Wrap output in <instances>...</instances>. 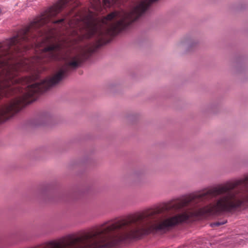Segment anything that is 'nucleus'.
<instances>
[{
	"label": "nucleus",
	"mask_w": 248,
	"mask_h": 248,
	"mask_svg": "<svg viewBox=\"0 0 248 248\" xmlns=\"http://www.w3.org/2000/svg\"><path fill=\"white\" fill-rule=\"evenodd\" d=\"M1 10L0 9V13H1Z\"/></svg>",
	"instance_id": "obj_5"
},
{
	"label": "nucleus",
	"mask_w": 248,
	"mask_h": 248,
	"mask_svg": "<svg viewBox=\"0 0 248 248\" xmlns=\"http://www.w3.org/2000/svg\"><path fill=\"white\" fill-rule=\"evenodd\" d=\"M55 33H56V32H54V31H52V30H51V31H50V32L49 33V34L47 35L46 37L47 38H48L49 37H53L55 35Z\"/></svg>",
	"instance_id": "obj_3"
},
{
	"label": "nucleus",
	"mask_w": 248,
	"mask_h": 248,
	"mask_svg": "<svg viewBox=\"0 0 248 248\" xmlns=\"http://www.w3.org/2000/svg\"><path fill=\"white\" fill-rule=\"evenodd\" d=\"M191 201H192V199H190V198L185 199L183 202H180L177 203L173 205V208L176 209L180 208L186 205L187 204H188L189 202H190Z\"/></svg>",
	"instance_id": "obj_2"
},
{
	"label": "nucleus",
	"mask_w": 248,
	"mask_h": 248,
	"mask_svg": "<svg viewBox=\"0 0 248 248\" xmlns=\"http://www.w3.org/2000/svg\"><path fill=\"white\" fill-rule=\"evenodd\" d=\"M193 46L194 43L189 40L182 41L178 45L180 48H184L186 51L190 50Z\"/></svg>",
	"instance_id": "obj_1"
},
{
	"label": "nucleus",
	"mask_w": 248,
	"mask_h": 248,
	"mask_svg": "<svg viewBox=\"0 0 248 248\" xmlns=\"http://www.w3.org/2000/svg\"><path fill=\"white\" fill-rule=\"evenodd\" d=\"M225 223V222H217L214 223H213L211 225V226H218L221 225H223Z\"/></svg>",
	"instance_id": "obj_4"
}]
</instances>
